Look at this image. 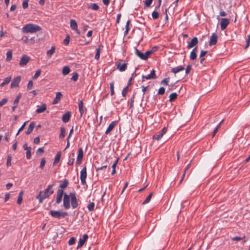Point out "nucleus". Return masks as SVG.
Here are the masks:
<instances>
[{"label": "nucleus", "mask_w": 250, "mask_h": 250, "mask_svg": "<svg viewBox=\"0 0 250 250\" xmlns=\"http://www.w3.org/2000/svg\"><path fill=\"white\" fill-rule=\"evenodd\" d=\"M169 78H166L161 81V83L165 85H168Z\"/></svg>", "instance_id": "obj_58"}, {"label": "nucleus", "mask_w": 250, "mask_h": 250, "mask_svg": "<svg viewBox=\"0 0 250 250\" xmlns=\"http://www.w3.org/2000/svg\"><path fill=\"white\" fill-rule=\"evenodd\" d=\"M70 202L72 208L73 209L77 208L78 206V201L76 197L75 193L73 192L70 193L69 195L64 194L63 199V206L65 209H68L70 208Z\"/></svg>", "instance_id": "obj_1"}, {"label": "nucleus", "mask_w": 250, "mask_h": 250, "mask_svg": "<svg viewBox=\"0 0 250 250\" xmlns=\"http://www.w3.org/2000/svg\"><path fill=\"white\" fill-rule=\"evenodd\" d=\"M30 60V57L28 56L24 55L21 59L20 62V65L21 66H23L28 63Z\"/></svg>", "instance_id": "obj_8"}, {"label": "nucleus", "mask_w": 250, "mask_h": 250, "mask_svg": "<svg viewBox=\"0 0 250 250\" xmlns=\"http://www.w3.org/2000/svg\"><path fill=\"white\" fill-rule=\"evenodd\" d=\"M78 107L79 110L81 114V116H82V114L84 112V107H83V103L82 100H80L78 103Z\"/></svg>", "instance_id": "obj_20"}, {"label": "nucleus", "mask_w": 250, "mask_h": 250, "mask_svg": "<svg viewBox=\"0 0 250 250\" xmlns=\"http://www.w3.org/2000/svg\"><path fill=\"white\" fill-rule=\"evenodd\" d=\"M75 161V154L74 153H72L70 154L68 161L67 162V165L69 166H72L74 163Z\"/></svg>", "instance_id": "obj_18"}, {"label": "nucleus", "mask_w": 250, "mask_h": 250, "mask_svg": "<svg viewBox=\"0 0 250 250\" xmlns=\"http://www.w3.org/2000/svg\"><path fill=\"white\" fill-rule=\"evenodd\" d=\"M89 8L94 10H98L99 8V7L96 3H90Z\"/></svg>", "instance_id": "obj_38"}, {"label": "nucleus", "mask_w": 250, "mask_h": 250, "mask_svg": "<svg viewBox=\"0 0 250 250\" xmlns=\"http://www.w3.org/2000/svg\"><path fill=\"white\" fill-rule=\"evenodd\" d=\"M154 52V50H148L146 51V53L144 54L146 60H147L149 56Z\"/></svg>", "instance_id": "obj_42"}, {"label": "nucleus", "mask_w": 250, "mask_h": 250, "mask_svg": "<svg viewBox=\"0 0 250 250\" xmlns=\"http://www.w3.org/2000/svg\"><path fill=\"white\" fill-rule=\"evenodd\" d=\"M11 159L12 157L9 155L7 157V162H6V165L8 167L10 166L11 165Z\"/></svg>", "instance_id": "obj_55"}, {"label": "nucleus", "mask_w": 250, "mask_h": 250, "mask_svg": "<svg viewBox=\"0 0 250 250\" xmlns=\"http://www.w3.org/2000/svg\"><path fill=\"white\" fill-rule=\"evenodd\" d=\"M163 136V135L160 132H159L153 135V139L156 140H159L162 138Z\"/></svg>", "instance_id": "obj_33"}, {"label": "nucleus", "mask_w": 250, "mask_h": 250, "mask_svg": "<svg viewBox=\"0 0 250 250\" xmlns=\"http://www.w3.org/2000/svg\"><path fill=\"white\" fill-rule=\"evenodd\" d=\"M62 94L61 92H58L56 94V97L53 102V104H57L58 103L59 101L60 100L61 98L62 97Z\"/></svg>", "instance_id": "obj_21"}, {"label": "nucleus", "mask_w": 250, "mask_h": 250, "mask_svg": "<svg viewBox=\"0 0 250 250\" xmlns=\"http://www.w3.org/2000/svg\"><path fill=\"white\" fill-rule=\"evenodd\" d=\"M88 235L86 234H84L83 235V238L79 239L77 248L79 249L82 247L88 239Z\"/></svg>", "instance_id": "obj_10"}, {"label": "nucleus", "mask_w": 250, "mask_h": 250, "mask_svg": "<svg viewBox=\"0 0 250 250\" xmlns=\"http://www.w3.org/2000/svg\"><path fill=\"white\" fill-rule=\"evenodd\" d=\"M135 98V95L134 94L131 97L130 101V108H132L133 107L134 99Z\"/></svg>", "instance_id": "obj_54"}, {"label": "nucleus", "mask_w": 250, "mask_h": 250, "mask_svg": "<svg viewBox=\"0 0 250 250\" xmlns=\"http://www.w3.org/2000/svg\"><path fill=\"white\" fill-rule=\"evenodd\" d=\"M159 13L156 11H154L152 13V17L153 19L154 20L157 19L159 18Z\"/></svg>", "instance_id": "obj_43"}, {"label": "nucleus", "mask_w": 250, "mask_h": 250, "mask_svg": "<svg viewBox=\"0 0 250 250\" xmlns=\"http://www.w3.org/2000/svg\"><path fill=\"white\" fill-rule=\"evenodd\" d=\"M110 92H111V95H113L114 94V83H110Z\"/></svg>", "instance_id": "obj_46"}, {"label": "nucleus", "mask_w": 250, "mask_h": 250, "mask_svg": "<svg viewBox=\"0 0 250 250\" xmlns=\"http://www.w3.org/2000/svg\"><path fill=\"white\" fill-rule=\"evenodd\" d=\"M65 130L63 127L61 128V132L59 135L60 138H63L65 137Z\"/></svg>", "instance_id": "obj_40"}, {"label": "nucleus", "mask_w": 250, "mask_h": 250, "mask_svg": "<svg viewBox=\"0 0 250 250\" xmlns=\"http://www.w3.org/2000/svg\"><path fill=\"white\" fill-rule=\"evenodd\" d=\"M87 177L86 167L84 166L80 172V179L83 185H86V178Z\"/></svg>", "instance_id": "obj_5"}, {"label": "nucleus", "mask_w": 250, "mask_h": 250, "mask_svg": "<svg viewBox=\"0 0 250 250\" xmlns=\"http://www.w3.org/2000/svg\"><path fill=\"white\" fill-rule=\"evenodd\" d=\"M41 30V27L40 26L32 23H28L25 25L22 29L23 33H34L40 31Z\"/></svg>", "instance_id": "obj_3"}, {"label": "nucleus", "mask_w": 250, "mask_h": 250, "mask_svg": "<svg viewBox=\"0 0 250 250\" xmlns=\"http://www.w3.org/2000/svg\"><path fill=\"white\" fill-rule=\"evenodd\" d=\"M71 113L70 112L67 111L65 114H64L62 117V121L63 123H67L70 118Z\"/></svg>", "instance_id": "obj_15"}, {"label": "nucleus", "mask_w": 250, "mask_h": 250, "mask_svg": "<svg viewBox=\"0 0 250 250\" xmlns=\"http://www.w3.org/2000/svg\"><path fill=\"white\" fill-rule=\"evenodd\" d=\"M117 124V122L116 121H113L111 122L108 127H107V129L106 130L105 133L107 135L115 127V126Z\"/></svg>", "instance_id": "obj_12"}, {"label": "nucleus", "mask_w": 250, "mask_h": 250, "mask_svg": "<svg viewBox=\"0 0 250 250\" xmlns=\"http://www.w3.org/2000/svg\"><path fill=\"white\" fill-rule=\"evenodd\" d=\"M143 79H146V80H150V79H153V77L150 75H148L146 76L143 75L142 76Z\"/></svg>", "instance_id": "obj_57"}, {"label": "nucleus", "mask_w": 250, "mask_h": 250, "mask_svg": "<svg viewBox=\"0 0 250 250\" xmlns=\"http://www.w3.org/2000/svg\"><path fill=\"white\" fill-rule=\"evenodd\" d=\"M7 102V99L6 98L3 99L1 101H0V106H2L4 104H5Z\"/></svg>", "instance_id": "obj_61"}, {"label": "nucleus", "mask_w": 250, "mask_h": 250, "mask_svg": "<svg viewBox=\"0 0 250 250\" xmlns=\"http://www.w3.org/2000/svg\"><path fill=\"white\" fill-rule=\"evenodd\" d=\"M191 66L190 65H188L187 68H186V73L187 74H188L189 72L191 71Z\"/></svg>", "instance_id": "obj_64"}, {"label": "nucleus", "mask_w": 250, "mask_h": 250, "mask_svg": "<svg viewBox=\"0 0 250 250\" xmlns=\"http://www.w3.org/2000/svg\"><path fill=\"white\" fill-rule=\"evenodd\" d=\"M117 69L121 72L125 71L127 68L126 63L119 62L117 65Z\"/></svg>", "instance_id": "obj_14"}, {"label": "nucleus", "mask_w": 250, "mask_h": 250, "mask_svg": "<svg viewBox=\"0 0 250 250\" xmlns=\"http://www.w3.org/2000/svg\"><path fill=\"white\" fill-rule=\"evenodd\" d=\"M165 92V89L163 87H161L159 89L158 94L159 95H164Z\"/></svg>", "instance_id": "obj_51"}, {"label": "nucleus", "mask_w": 250, "mask_h": 250, "mask_svg": "<svg viewBox=\"0 0 250 250\" xmlns=\"http://www.w3.org/2000/svg\"><path fill=\"white\" fill-rule=\"evenodd\" d=\"M12 57V53L11 50L7 51L6 53V61H9L11 60Z\"/></svg>", "instance_id": "obj_39"}, {"label": "nucleus", "mask_w": 250, "mask_h": 250, "mask_svg": "<svg viewBox=\"0 0 250 250\" xmlns=\"http://www.w3.org/2000/svg\"><path fill=\"white\" fill-rule=\"evenodd\" d=\"M128 86H126L125 87L122 91V95L123 97H125L128 91Z\"/></svg>", "instance_id": "obj_48"}, {"label": "nucleus", "mask_w": 250, "mask_h": 250, "mask_svg": "<svg viewBox=\"0 0 250 250\" xmlns=\"http://www.w3.org/2000/svg\"><path fill=\"white\" fill-rule=\"evenodd\" d=\"M130 24V21L129 20H128L127 22H126V25H125V35H126L130 29L129 27V25Z\"/></svg>", "instance_id": "obj_41"}, {"label": "nucleus", "mask_w": 250, "mask_h": 250, "mask_svg": "<svg viewBox=\"0 0 250 250\" xmlns=\"http://www.w3.org/2000/svg\"><path fill=\"white\" fill-rule=\"evenodd\" d=\"M70 27L72 30L77 29L78 28V25L75 20H70Z\"/></svg>", "instance_id": "obj_26"}, {"label": "nucleus", "mask_w": 250, "mask_h": 250, "mask_svg": "<svg viewBox=\"0 0 250 250\" xmlns=\"http://www.w3.org/2000/svg\"><path fill=\"white\" fill-rule=\"evenodd\" d=\"M49 214L53 218H57L58 219L63 218L66 216L68 215V213L67 212L61 211L60 210H51L49 212Z\"/></svg>", "instance_id": "obj_4"}, {"label": "nucleus", "mask_w": 250, "mask_h": 250, "mask_svg": "<svg viewBox=\"0 0 250 250\" xmlns=\"http://www.w3.org/2000/svg\"><path fill=\"white\" fill-rule=\"evenodd\" d=\"M23 193V191H21L19 194L18 198L17 200V202L19 204H21L22 202Z\"/></svg>", "instance_id": "obj_32"}, {"label": "nucleus", "mask_w": 250, "mask_h": 250, "mask_svg": "<svg viewBox=\"0 0 250 250\" xmlns=\"http://www.w3.org/2000/svg\"><path fill=\"white\" fill-rule=\"evenodd\" d=\"M223 122V120H222L221 122L217 125V126L215 127V128L214 129V131H213V132H215V133H217V132L218 131V129L220 128V125H221V124H222V123Z\"/></svg>", "instance_id": "obj_62"}, {"label": "nucleus", "mask_w": 250, "mask_h": 250, "mask_svg": "<svg viewBox=\"0 0 250 250\" xmlns=\"http://www.w3.org/2000/svg\"><path fill=\"white\" fill-rule=\"evenodd\" d=\"M153 193H150L146 200L143 202V205H145L149 203L152 198Z\"/></svg>", "instance_id": "obj_36"}, {"label": "nucleus", "mask_w": 250, "mask_h": 250, "mask_svg": "<svg viewBox=\"0 0 250 250\" xmlns=\"http://www.w3.org/2000/svg\"><path fill=\"white\" fill-rule=\"evenodd\" d=\"M41 70L40 69L36 71L35 75L33 77V79H37L40 76V75H41Z\"/></svg>", "instance_id": "obj_47"}, {"label": "nucleus", "mask_w": 250, "mask_h": 250, "mask_svg": "<svg viewBox=\"0 0 250 250\" xmlns=\"http://www.w3.org/2000/svg\"><path fill=\"white\" fill-rule=\"evenodd\" d=\"M45 160L44 158H42V161L41 162V164H40V167L41 169H43V168L44 167V166H45Z\"/></svg>", "instance_id": "obj_52"}, {"label": "nucleus", "mask_w": 250, "mask_h": 250, "mask_svg": "<svg viewBox=\"0 0 250 250\" xmlns=\"http://www.w3.org/2000/svg\"><path fill=\"white\" fill-rule=\"evenodd\" d=\"M95 203L94 202L90 203L87 206V208L89 211H92L94 209Z\"/></svg>", "instance_id": "obj_35"}, {"label": "nucleus", "mask_w": 250, "mask_h": 250, "mask_svg": "<svg viewBox=\"0 0 250 250\" xmlns=\"http://www.w3.org/2000/svg\"><path fill=\"white\" fill-rule=\"evenodd\" d=\"M68 184V181L67 180H64L63 182L60 184V188L62 189L65 188L67 187Z\"/></svg>", "instance_id": "obj_31"}, {"label": "nucleus", "mask_w": 250, "mask_h": 250, "mask_svg": "<svg viewBox=\"0 0 250 250\" xmlns=\"http://www.w3.org/2000/svg\"><path fill=\"white\" fill-rule=\"evenodd\" d=\"M118 162V160L117 159L114 163V164L112 165V172H111V174L112 175H114L116 173V167L117 166Z\"/></svg>", "instance_id": "obj_37"}, {"label": "nucleus", "mask_w": 250, "mask_h": 250, "mask_svg": "<svg viewBox=\"0 0 250 250\" xmlns=\"http://www.w3.org/2000/svg\"><path fill=\"white\" fill-rule=\"evenodd\" d=\"M22 40L23 42L26 43H32L34 42V40L33 38H31L30 39H28L27 37H23L22 38Z\"/></svg>", "instance_id": "obj_30"}, {"label": "nucleus", "mask_w": 250, "mask_h": 250, "mask_svg": "<svg viewBox=\"0 0 250 250\" xmlns=\"http://www.w3.org/2000/svg\"><path fill=\"white\" fill-rule=\"evenodd\" d=\"M79 77V75L77 73H73L72 77L71 78V80L76 82L78 80Z\"/></svg>", "instance_id": "obj_45"}, {"label": "nucleus", "mask_w": 250, "mask_h": 250, "mask_svg": "<svg viewBox=\"0 0 250 250\" xmlns=\"http://www.w3.org/2000/svg\"><path fill=\"white\" fill-rule=\"evenodd\" d=\"M26 156L27 159H30L31 157V148H27Z\"/></svg>", "instance_id": "obj_44"}, {"label": "nucleus", "mask_w": 250, "mask_h": 250, "mask_svg": "<svg viewBox=\"0 0 250 250\" xmlns=\"http://www.w3.org/2000/svg\"><path fill=\"white\" fill-rule=\"evenodd\" d=\"M61 156V152H58L55 157L54 161L53 162V165H56L60 161Z\"/></svg>", "instance_id": "obj_28"}, {"label": "nucleus", "mask_w": 250, "mask_h": 250, "mask_svg": "<svg viewBox=\"0 0 250 250\" xmlns=\"http://www.w3.org/2000/svg\"><path fill=\"white\" fill-rule=\"evenodd\" d=\"M70 72V68L67 66H65L63 67L62 70V73L63 75H66Z\"/></svg>", "instance_id": "obj_27"}, {"label": "nucleus", "mask_w": 250, "mask_h": 250, "mask_svg": "<svg viewBox=\"0 0 250 250\" xmlns=\"http://www.w3.org/2000/svg\"><path fill=\"white\" fill-rule=\"evenodd\" d=\"M63 194V190L62 189H58L57 192V197L56 203L57 204H60L62 199V197Z\"/></svg>", "instance_id": "obj_9"}, {"label": "nucleus", "mask_w": 250, "mask_h": 250, "mask_svg": "<svg viewBox=\"0 0 250 250\" xmlns=\"http://www.w3.org/2000/svg\"><path fill=\"white\" fill-rule=\"evenodd\" d=\"M34 127H35V123L34 122L31 123L28 126V128L27 131H26V133L27 134H29L31 133L32 132V131H33Z\"/></svg>", "instance_id": "obj_24"}, {"label": "nucleus", "mask_w": 250, "mask_h": 250, "mask_svg": "<svg viewBox=\"0 0 250 250\" xmlns=\"http://www.w3.org/2000/svg\"><path fill=\"white\" fill-rule=\"evenodd\" d=\"M83 152L82 148H80L78 149V154L76 159V164L79 165H80L83 161Z\"/></svg>", "instance_id": "obj_6"}, {"label": "nucleus", "mask_w": 250, "mask_h": 250, "mask_svg": "<svg viewBox=\"0 0 250 250\" xmlns=\"http://www.w3.org/2000/svg\"><path fill=\"white\" fill-rule=\"evenodd\" d=\"M135 53L136 55H137L141 59L146 60L144 54L141 52L138 49H135Z\"/></svg>", "instance_id": "obj_22"}, {"label": "nucleus", "mask_w": 250, "mask_h": 250, "mask_svg": "<svg viewBox=\"0 0 250 250\" xmlns=\"http://www.w3.org/2000/svg\"><path fill=\"white\" fill-rule=\"evenodd\" d=\"M230 21L227 18H222L220 22V28L221 30H225L229 24Z\"/></svg>", "instance_id": "obj_7"}, {"label": "nucleus", "mask_w": 250, "mask_h": 250, "mask_svg": "<svg viewBox=\"0 0 250 250\" xmlns=\"http://www.w3.org/2000/svg\"><path fill=\"white\" fill-rule=\"evenodd\" d=\"M197 47H195L194 48L192 49L191 52H190L189 58L190 60H194L196 59L197 55H196V52H197Z\"/></svg>", "instance_id": "obj_17"}, {"label": "nucleus", "mask_w": 250, "mask_h": 250, "mask_svg": "<svg viewBox=\"0 0 250 250\" xmlns=\"http://www.w3.org/2000/svg\"><path fill=\"white\" fill-rule=\"evenodd\" d=\"M28 6V0H25L22 2V7L23 9H26Z\"/></svg>", "instance_id": "obj_50"}, {"label": "nucleus", "mask_w": 250, "mask_h": 250, "mask_svg": "<svg viewBox=\"0 0 250 250\" xmlns=\"http://www.w3.org/2000/svg\"><path fill=\"white\" fill-rule=\"evenodd\" d=\"M150 75L153 77V79L156 78V75L155 74V70L154 69H153L151 70V73Z\"/></svg>", "instance_id": "obj_63"}, {"label": "nucleus", "mask_w": 250, "mask_h": 250, "mask_svg": "<svg viewBox=\"0 0 250 250\" xmlns=\"http://www.w3.org/2000/svg\"><path fill=\"white\" fill-rule=\"evenodd\" d=\"M46 109V106L45 104H42L41 106L39 107L36 109V112L37 113H41L44 112Z\"/></svg>", "instance_id": "obj_23"}, {"label": "nucleus", "mask_w": 250, "mask_h": 250, "mask_svg": "<svg viewBox=\"0 0 250 250\" xmlns=\"http://www.w3.org/2000/svg\"><path fill=\"white\" fill-rule=\"evenodd\" d=\"M153 0H146L145 1V4L146 7H149L151 4Z\"/></svg>", "instance_id": "obj_53"}, {"label": "nucleus", "mask_w": 250, "mask_h": 250, "mask_svg": "<svg viewBox=\"0 0 250 250\" xmlns=\"http://www.w3.org/2000/svg\"><path fill=\"white\" fill-rule=\"evenodd\" d=\"M75 238L74 237L71 238L68 241V244L69 245H72L75 244Z\"/></svg>", "instance_id": "obj_56"}, {"label": "nucleus", "mask_w": 250, "mask_h": 250, "mask_svg": "<svg viewBox=\"0 0 250 250\" xmlns=\"http://www.w3.org/2000/svg\"><path fill=\"white\" fill-rule=\"evenodd\" d=\"M177 97V94L176 93H171L169 95V101L170 102H172L174 100H175Z\"/></svg>", "instance_id": "obj_34"}, {"label": "nucleus", "mask_w": 250, "mask_h": 250, "mask_svg": "<svg viewBox=\"0 0 250 250\" xmlns=\"http://www.w3.org/2000/svg\"><path fill=\"white\" fill-rule=\"evenodd\" d=\"M54 185L55 184L50 185L46 189L40 191L39 195L37 197V198L40 203H42L43 200L48 197L53 193L54 190L53 189V187Z\"/></svg>", "instance_id": "obj_2"}, {"label": "nucleus", "mask_w": 250, "mask_h": 250, "mask_svg": "<svg viewBox=\"0 0 250 250\" xmlns=\"http://www.w3.org/2000/svg\"><path fill=\"white\" fill-rule=\"evenodd\" d=\"M217 42V36L215 33H213L210 38L209 45L210 46L215 44Z\"/></svg>", "instance_id": "obj_13"}, {"label": "nucleus", "mask_w": 250, "mask_h": 250, "mask_svg": "<svg viewBox=\"0 0 250 250\" xmlns=\"http://www.w3.org/2000/svg\"><path fill=\"white\" fill-rule=\"evenodd\" d=\"M33 85V83L32 81H29L28 84H27V89L29 90L31 89L32 88Z\"/></svg>", "instance_id": "obj_59"}, {"label": "nucleus", "mask_w": 250, "mask_h": 250, "mask_svg": "<svg viewBox=\"0 0 250 250\" xmlns=\"http://www.w3.org/2000/svg\"><path fill=\"white\" fill-rule=\"evenodd\" d=\"M11 80V78L10 77L5 78L4 79L3 82L0 84V87H2L5 85L8 84L10 83Z\"/></svg>", "instance_id": "obj_25"}, {"label": "nucleus", "mask_w": 250, "mask_h": 250, "mask_svg": "<svg viewBox=\"0 0 250 250\" xmlns=\"http://www.w3.org/2000/svg\"><path fill=\"white\" fill-rule=\"evenodd\" d=\"M102 47V45H100L99 46V47L96 49V53L95 56V59L96 60H98L100 58L101 50V48Z\"/></svg>", "instance_id": "obj_29"}, {"label": "nucleus", "mask_w": 250, "mask_h": 250, "mask_svg": "<svg viewBox=\"0 0 250 250\" xmlns=\"http://www.w3.org/2000/svg\"><path fill=\"white\" fill-rule=\"evenodd\" d=\"M207 52H208L207 51H205V50H202L200 52V56H199L200 58H202L204 56H205L207 54Z\"/></svg>", "instance_id": "obj_60"}, {"label": "nucleus", "mask_w": 250, "mask_h": 250, "mask_svg": "<svg viewBox=\"0 0 250 250\" xmlns=\"http://www.w3.org/2000/svg\"><path fill=\"white\" fill-rule=\"evenodd\" d=\"M198 40L197 37H194L190 42H188L187 48L190 49L197 44Z\"/></svg>", "instance_id": "obj_11"}, {"label": "nucleus", "mask_w": 250, "mask_h": 250, "mask_svg": "<svg viewBox=\"0 0 250 250\" xmlns=\"http://www.w3.org/2000/svg\"><path fill=\"white\" fill-rule=\"evenodd\" d=\"M55 49H56V48H55V46H51V49H49V50H48L46 52V56H47V58H50L52 57L53 54L55 52Z\"/></svg>", "instance_id": "obj_19"}, {"label": "nucleus", "mask_w": 250, "mask_h": 250, "mask_svg": "<svg viewBox=\"0 0 250 250\" xmlns=\"http://www.w3.org/2000/svg\"><path fill=\"white\" fill-rule=\"evenodd\" d=\"M185 69V68L183 66H178L175 67H173L171 69V72L174 74H176L180 71H182Z\"/></svg>", "instance_id": "obj_16"}, {"label": "nucleus", "mask_w": 250, "mask_h": 250, "mask_svg": "<svg viewBox=\"0 0 250 250\" xmlns=\"http://www.w3.org/2000/svg\"><path fill=\"white\" fill-rule=\"evenodd\" d=\"M70 41V37L69 36H67L66 38L63 40V44L65 45H67Z\"/></svg>", "instance_id": "obj_49"}]
</instances>
